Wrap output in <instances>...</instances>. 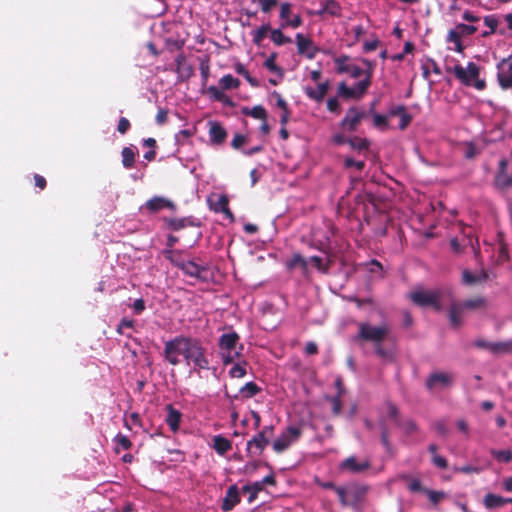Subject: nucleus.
<instances>
[{"mask_svg": "<svg viewBox=\"0 0 512 512\" xmlns=\"http://www.w3.org/2000/svg\"><path fill=\"white\" fill-rule=\"evenodd\" d=\"M219 356L224 365H229L240 359L243 344L240 343L239 335L233 331L223 333L218 339Z\"/></svg>", "mask_w": 512, "mask_h": 512, "instance_id": "1", "label": "nucleus"}, {"mask_svg": "<svg viewBox=\"0 0 512 512\" xmlns=\"http://www.w3.org/2000/svg\"><path fill=\"white\" fill-rule=\"evenodd\" d=\"M448 71L453 72L465 86H473L477 90H483L486 86L485 80L479 79V66L474 62H469L466 67L457 64Z\"/></svg>", "mask_w": 512, "mask_h": 512, "instance_id": "2", "label": "nucleus"}, {"mask_svg": "<svg viewBox=\"0 0 512 512\" xmlns=\"http://www.w3.org/2000/svg\"><path fill=\"white\" fill-rule=\"evenodd\" d=\"M183 357L188 365L193 364L195 370H208L210 368L206 350L196 338H190Z\"/></svg>", "mask_w": 512, "mask_h": 512, "instance_id": "3", "label": "nucleus"}, {"mask_svg": "<svg viewBox=\"0 0 512 512\" xmlns=\"http://www.w3.org/2000/svg\"><path fill=\"white\" fill-rule=\"evenodd\" d=\"M389 333L390 326L387 323L374 326L368 322H360L358 324V334L355 338L357 340L379 344L388 336Z\"/></svg>", "mask_w": 512, "mask_h": 512, "instance_id": "4", "label": "nucleus"}, {"mask_svg": "<svg viewBox=\"0 0 512 512\" xmlns=\"http://www.w3.org/2000/svg\"><path fill=\"white\" fill-rule=\"evenodd\" d=\"M487 307V300L484 297L467 299L458 304H453L449 309V319L453 326L457 327L462 323L461 315L465 310H484Z\"/></svg>", "mask_w": 512, "mask_h": 512, "instance_id": "5", "label": "nucleus"}, {"mask_svg": "<svg viewBox=\"0 0 512 512\" xmlns=\"http://www.w3.org/2000/svg\"><path fill=\"white\" fill-rule=\"evenodd\" d=\"M191 337L177 336L168 340L164 345V358L171 365L176 366L180 363V355L184 356L187 345Z\"/></svg>", "mask_w": 512, "mask_h": 512, "instance_id": "6", "label": "nucleus"}, {"mask_svg": "<svg viewBox=\"0 0 512 512\" xmlns=\"http://www.w3.org/2000/svg\"><path fill=\"white\" fill-rule=\"evenodd\" d=\"M409 298L411 301L419 306H433L436 310L441 309V305L439 302L440 293L437 290H423L418 289L409 294Z\"/></svg>", "mask_w": 512, "mask_h": 512, "instance_id": "7", "label": "nucleus"}, {"mask_svg": "<svg viewBox=\"0 0 512 512\" xmlns=\"http://www.w3.org/2000/svg\"><path fill=\"white\" fill-rule=\"evenodd\" d=\"M301 434L302 431L300 428L294 426L288 427L273 442V450L276 453L285 451L300 438Z\"/></svg>", "mask_w": 512, "mask_h": 512, "instance_id": "8", "label": "nucleus"}, {"mask_svg": "<svg viewBox=\"0 0 512 512\" xmlns=\"http://www.w3.org/2000/svg\"><path fill=\"white\" fill-rule=\"evenodd\" d=\"M497 80L502 89L512 88V55L503 58L497 64Z\"/></svg>", "mask_w": 512, "mask_h": 512, "instance_id": "9", "label": "nucleus"}, {"mask_svg": "<svg viewBox=\"0 0 512 512\" xmlns=\"http://www.w3.org/2000/svg\"><path fill=\"white\" fill-rule=\"evenodd\" d=\"M295 42L298 54L306 57L309 60L314 59L317 53L320 51L319 47L315 45L308 36H305L302 33H297L295 35Z\"/></svg>", "mask_w": 512, "mask_h": 512, "instance_id": "10", "label": "nucleus"}, {"mask_svg": "<svg viewBox=\"0 0 512 512\" xmlns=\"http://www.w3.org/2000/svg\"><path fill=\"white\" fill-rule=\"evenodd\" d=\"M292 5L284 2L280 5L279 18L281 20V28H298L302 25V18L299 14H292Z\"/></svg>", "mask_w": 512, "mask_h": 512, "instance_id": "11", "label": "nucleus"}, {"mask_svg": "<svg viewBox=\"0 0 512 512\" xmlns=\"http://www.w3.org/2000/svg\"><path fill=\"white\" fill-rule=\"evenodd\" d=\"M337 72L340 74H349L352 78H359L364 70L351 62L350 57L343 55L334 59Z\"/></svg>", "mask_w": 512, "mask_h": 512, "instance_id": "12", "label": "nucleus"}, {"mask_svg": "<svg viewBox=\"0 0 512 512\" xmlns=\"http://www.w3.org/2000/svg\"><path fill=\"white\" fill-rule=\"evenodd\" d=\"M453 383V375L447 372H434L426 380V387L429 390L445 388Z\"/></svg>", "mask_w": 512, "mask_h": 512, "instance_id": "13", "label": "nucleus"}, {"mask_svg": "<svg viewBox=\"0 0 512 512\" xmlns=\"http://www.w3.org/2000/svg\"><path fill=\"white\" fill-rule=\"evenodd\" d=\"M364 116V112L358 110L357 108H350L346 112L345 117L342 119L340 125L342 128L352 132L355 131L361 119Z\"/></svg>", "mask_w": 512, "mask_h": 512, "instance_id": "14", "label": "nucleus"}, {"mask_svg": "<svg viewBox=\"0 0 512 512\" xmlns=\"http://www.w3.org/2000/svg\"><path fill=\"white\" fill-rule=\"evenodd\" d=\"M208 127L209 141L211 144L220 145L226 140L227 132L218 121H208Z\"/></svg>", "mask_w": 512, "mask_h": 512, "instance_id": "15", "label": "nucleus"}, {"mask_svg": "<svg viewBox=\"0 0 512 512\" xmlns=\"http://www.w3.org/2000/svg\"><path fill=\"white\" fill-rule=\"evenodd\" d=\"M269 442L270 439L268 436H264L258 432L247 442V451L252 455H260Z\"/></svg>", "mask_w": 512, "mask_h": 512, "instance_id": "16", "label": "nucleus"}, {"mask_svg": "<svg viewBox=\"0 0 512 512\" xmlns=\"http://www.w3.org/2000/svg\"><path fill=\"white\" fill-rule=\"evenodd\" d=\"M240 502L239 490L236 485H232L226 491L222 501L221 508L224 512L231 511Z\"/></svg>", "mask_w": 512, "mask_h": 512, "instance_id": "17", "label": "nucleus"}, {"mask_svg": "<svg viewBox=\"0 0 512 512\" xmlns=\"http://www.w3.org/2000/svg\"><path fill=\"white\" fill-rule=\"evenodd\" d=\"M186 275L201 278L206 268L196 264L194 261H182L175 263Z\"/></svg>", "mask_w": 512, "mask_h": 512, "instance_id": "18", "label": "nucleus"}, {"mask_svg": "<svg viewBox=\"0 0 512 512\" xmlns=\"http://www.w3.org/2000/svg\"><path fill=\"white\" fill-rule=\"evenodd\" d=\"M145 208L147 210H149L150 212L152 213H155V212H158L164 208H169V209H175V205L169 201L168 199H165L163 197H158V196H155L151 199H149L146 203H145Z\"/></svg>", "mask_w": 512, "mask_h": 512, "instance_id": "19", "label": "nucleus"}, {"mask_svg": "<svg viewBox=\"0 0 512 512\" xmlns=\"http://www.w3.org/2000/svg\"><path fill=\"white\" fill-rule=\"evenodd\" d=\"M507 161L502 159L499 162V172L496 176L495 183L497 187L506 189L512 185V177L507 174Z\"/></svg>", "mask_w": 512, "mask_h": 512, "instance_id": "20", "label": "nucleus"}, {"mask_svg": "<svg viewBox=\"0 0 512 512\" xmlns=\"http://www.w3.org/2000/svg\"><path fill=\"white\" fill-rule=\"evenodd\" d=\"M166 410H167L166 423L172 432H177L179 429L182 414L180 411L175 409L172 405H167Z\"/></svg>", "mask_w": 512, "mask_h": 512, "instance_id": "21", "label": "nucleus"}, {"mask_svg": "<svg viewBox=\"0 0 512 512\" xmlns=\"http://www.w3.org/2000/svg\"><path fill=\"white\" fill-rule=\"evenodd\" d=\"M341 469L349 470L351 472H361L369 467V462L364 461L359 463L356 457L351 456L346 458L340 465Z\"/></svg>", "mask_w": 512, "mask_h": 512, "instance_id": "22", "label": "nucleus"}, {"mask_svg": "<svg viewBox=\"0 0 512 512\" xmlns=\"http://www.w3.org/2000/svg\"><path fill=\"white\" fill-rule=\"evenodd\" d=\"M389 113L392 116H399V118H400L399 128L401 130H404L410 124V122L412 120L411 115L407 113L404 105H398V106L391 108Z\"/></svg>", "mask_w": 512, "mask_h": 512, "instance_id": "23", "label": "nucleus"}, {"mask_svg": "<svg viewBox=\"0 0 512 512\" xmlns=\"http://www.w3.org/2000/svg\"><path fill=\"white\" fill-rule=\"evenodd\" d=\"M328 89H329V83L324 82V83L318 84L317 88H306L305 93L310 99L320 102L323 100Z\"/></svg>", "mask_w": 512, "mask_h": 512, "instance_id": "24", "label": "nucleus"}, {"mask_svg": "<svg viewBox=\"0 0 512 512\" xmlns=\"http://www.w3.org/2000/svg\"><path fill=\"white\" fill-rule=\"evenodd\" d=\"M462 279L465 284L472 285L486 281L488 279V274L483 269L475 274H472L468 270H464L462 273Z\"/></svg>", "mask_w": 512, "mask_h": 512, "instance_id": "25", "label": "nucleus"}, {"mask_svg": "<svg viewBox=\"0 0 512 512\" xmlns=\"http://www.w3.org/2000/svg\"><path fill=\"white\" fill-rule=\"evenodd\" d=\"M506 503H508V500L502 496L488 493L483 498V505L487 509H494L504 506Z\"/></svg>", "mask_w": 512, "mask_h": 512, "instance_id": "26", "label": "nucleus"}, {"mask_svg": "<svg viewBox=\"0 0 512 512\" xmlns=\"http://www.w3.org/2000/svg\"><path fill=\"white\" fill-rule=\"evenodd\" d=\"M228 198L226 195H220L218 200L214 203V210L216 212H222L230 220H234L233 213L228 208Z\"/></svg>", "mask_w": 512, "mask_h": 512, "instance_id": "27", "label": "nucleus"}, {"mask_svg": "<svg viewBox=\"0 0 512 512\" xmlns=\"http://www.w3.org/2000/svg\"><path fill=\"white\" fill-rule=\"evenodd\" d=\"M213 448L218 454L224 455L231 449V442L220 435L215 436L213 439Z\"/></svg>", "mask_w": 512, "mask_h": 512, "instance_id": "28", "label": "nucleus"}, {"mask_svg": "<svg viewBox=\"0 0 512 512\" xmlns=\"http://www.w3.org/2000/svg\"><path fill=\"white\" fill-rule=\"evenodd\" d=\"M271 27L269 23L261 25L259 28L253 30L251 32L252 35V41L256 45H261L263 40L265 39L268 32H270Z\"/></svg>", "mask_w": 512, "mask_h": 512, "instance_id": "29", "label": "nucleus"}, {"mask_svg": "<svg viewBox=\"0 0 512 512\" xmlns=\"http://www.w3.org/2000/svg\"><path fill=\"white\" fill-rule=\"evenodd\" d=\"M370 85H371V78H370V73H369L368 75L365 76V78L363 80L357 82L352 87L354 97H356V98L361 97L367 91V89L370 87Z\"/></svg>", "mask_w": 512, "mask_h": 512, "instance_id": "30", "label": "nucleus"}, {"mask_svg": "<svg viewBox=\"0 0 512 512\" xmlns=\"http://www.w3.org/2000/svg\"><path fill=\"white\" fill-rule=\"evenodd\" d=\"M242 113L244 115L251 116L255 119H260V120L267 119V112H266L265 108L261 105L254 106L252 108L245 107L242 109Z\"/></svg>", "mask_w": 512, "mask_h": 512, "instance_id": "31", "label": "nucleus"}, {"mask_svg": "<svg viewBox=\"0 0 512 512\" xmlns=\"http://www.w3.org/2000/svg\"><path fill=\"white\" fill-rule=\"evenodd\" d=\"M219 85L224 90L236 89L240 86V80L231 74H226L220 78Z\"/></svg>", "mask_w": 512, "mask_h": 512, "instance_id": "32", "label": "nucleus"}, {"mask_svg": "<svg viewBox=\"0 0 512 512\" xmlns=\"http://www.w3.org/2000/svg\"><path fill=\"white\" fill-rule=\"evenodd\" d=\"M270 38H271V41L276 46H281L283 44L292 42L290 37H287L283 34L281 28L270 30Z\"/></svg>", "mask_w": 512, "mask_h": 512, "instance_id": "33", "label": "nucleus"}, {"mask_svg": "<svg viewBox=\"0 0 512 512\" xmlns=\"http://www.w3.org/2000/svg\"><path fill=\"white\" fill-rule=\"evenodd\" d=\"M246 365L247 362L245 360H237V362L229 370L230 377L243 378L246 375Z\"/></svg>", "mask_w": 512, "mask_h": 512, "instance_id": "34", "label": "nucleus"}, {"mask_svg": "<svg viewBox=\"0 0 512 512\" xmlns=\"http://www.w3.org/2000/svg\"><path fill=\"white\" fill-rule=\"evenodd\" d=\"M308 266V261L302 257L299 253H296L292 256L291 259L287 261L288 269H294L296 267H301L303 271H306Z\"/></svg>", "mask_w": 512, "mask_h": 512, "instance_id": "35", "label": "nucleus"}, {"mask_svg": "<svg viewBox=\"0 0 512 512\" xmlns=\"http://www.w3.org/2000/svg\"><path fill=\"white\" fill-rule=\"evenodd\" d=\"M341 12L340 5L335 0H326L323 9L318 14L328 13L332 16H339Z\"/></svg>", "mask_w": 512, "mask_h": 512, "instance_id": "36", "label": "nucleus"}, {"mask_svg": "<svg viewBox=\"0 0 512 512\" xmlns=\"http://www.w3.org/2000/svg\"><path fill=\"white\" fill-rule=\"evenodd\" d=\"M262 490H263V487L257 481H255L251 485H245L242 488V491L244 493H249V497H248L249 503L254 502L258 496V493L261 492Z\"/></svg>", "mask_w": 512, "mask_h": 512, "instance_id": "37", "label": "nucleus"}, {"mask_svg": "<svg viewBox=\"0 0 512 512\" xmlns=\"http://www.w3.org/2000/svg\"><path fill=\"white\" fill-rule=\"evenodd\" d=\"M491 455L500 463H509L512 461V451L509 449L505 450H490Z\"/></svg>", "mask_w": 512, "mask_h": 512, "instance_id": "38", "label": "nucleus"}, {"mask_svg": "<svg viewBox=\"0 0 512 512\" xmlns=\"http://www.w3.org/2000/svg\"><path fill=\"white\" fill-rule=\"evenodd\" d=\"M122 164L125 168H131L135 161V151L131 147H124L122 150Z\"/></svg>", "mask_w": 512, "mask_h": 512, "instance_id": "39", "label": "nucleus"}, {"mask_svg": "<svg viewBox=\"0 0 512 512\" xmlns=\"http://www.w3.org/2000/svg\"><path fill=\"white\" fill-rule=\"evenodd\" d=\"M494 354H510L512 353V339L503 342H494L493 344Z\"/></svg>", "mask_w": 512, "mask_h": 512, "instance_id": "40", "label": "nucleus"}, {"mask_svg": "<svg viewBox=\"0 0 512 512\" xmlns=\"http://www.w3.org/2000/svg\"><path fill=\"white\" fill-rule=\"evenodd\" d=\"M260 392V388L254 382H247L241 389L240 393L245 398H251Z\"/></svg>", "mask_w": 512, "mask_h": 512, "instance_id": "41", "label": "nucleus"}, {"mask_svg": "<svg viewBox=\"0 0 512 512\" xmlns=\"http://www.w3.org/2000/svg\"><path fill=\"white\" fill-rule=\"evenodd\" d=\"M334 491L338 495L339 500L342 505L347 506V505H351L353 503L352 500L350 499V495L352 494V491H347L343 487H335ZM353 495L355 497L356 493L353 492Z\"/></svg>", "mask_w": 512, "mask_h": 512, "instance_id": "42", "label": "nucleus"}, {"mask_svg": "<svg viewBox=\"0 0 512 512\" xmlns=\"http://www.w3.org/2000/svg\"><path fill=\"white\" fill-rule=\"evenodd\" d=\"M447 41L450 43H453L455 45V51L462 52L463 51V45L461 42V36L459 33H457L456 28L451 29L447 36Z\"/></svg>", "mask_w": 512, "mask_h": 512, "instance_id": "43", "label": "nucleus"}, {"mask_svg": "<svg viewBox=\"0 0 512 512\" xmlns=\"http://www.w3.org/2000/svg\"><path fill=\"white\" fill-rule=\"evenodd\" d=\"M457 33L462 37L473 35L478 28L472 24L460 23L455 26Z\"/></svg>", "mask_w": 512, "mask_h": 512, "instance_id": "44", "label": "nucleus"}, {"mask_svg": "<svg viewBox=\"0 0 512 512\" xmlns=\"http://www.w3.org/2000/svg\"><path fill=\"white\" fill-rule=\"evenodd\" d=\"M124 426L129 430H132L134 427H141L139 414L136 412L131 413L128 418L124 419Z\"/></svg>", "mask_w": 512, "mask_h": 512, "instance_id": "45", "label": "nucleus"}, {"mask_svg": "<svg viewBox=\"0 0 512 512\" xmlns=\"http://www.w3.org/2000/svg\"><path fill=\"white\" fill-rule=\"evenodd\" d=\"M114 443L116 444V446H120L124 450L130 449V447L132 446V443L129 440V438L121 433L115 436Z\"/></svg>", "mask_w": 512, "mask_h": 512, "instance_id": "46", "label": "nucleus"}, {"mask_svg": "<svg viewBox=\"0 0 512 512\" xmlns=\"http://www.w3.org/2000/svg\"><path fill=\"white\" fill-rule=\"evenodd\" d=\"M349 145L357 150L368 149L369 142L366 139L354 138L348 140Z\"/></svg>", "mask_w": 512, "mask_h": 512, "instance_id": "47", "label": "nucleus"}, {"mask_svg": "<svg viewBox=\"0 0 512 512\" xmlns=\"http://www.w3.org/2000/svg\"><path fill=\"white\" fill-rule=\"evenodd\" d=\"M454 470L458 473H463V474H471V473L478 474L483 470V468L480 466L465 465V466H461V467H456V468H454Z\"/></svg>", "mask_w": 512, "mask_h": 512, "instance_id": "48", "label": "nucleus"}, {"mask_svg": "<svg viewBox=\"0 0 512 512\" xmlns=\"http://www.w3.org/2000/svg\"><path fill=\"white\" fill-rule=\"evenodd\" d=\"M276 53H272L264 62V67L271 72H279L280 68L276 65Z\"/></svg>", "mask_w": 512, "mask_h": 512, "instance_id": "49", "label": "nucleus"}, {"mask_svg": "<svg viewBox=\"0 0 512 512\" xmlns=\"http://www.w3.org/2000/svg\"><path fill=\"white\" fill-rule=\"evenodd\" d=\"M484 24L489 28V33H495L498 20L494 15H487L484 17Z\"/></svg>", "mask_w": 512, "mask_h": 512, "instance_id": "50", "label": "nucleus"}, {"mask_svg": "<svg viewBox=\"0 0 512 512\" xmlns=\"http://www.w3.org/2000/svg\"><path fill=\"white\" fill-rule=\"evenodd\" d=\"M338 94L347 98H353V89L348 87L345 83H340L338 86Z\"/></svg>", "mask_w": 512, "mask_h": 512, "instance_id": "51", "label": "nucleus"}, {"mask_svg": "<svg viewBox=\"0 0 512 512\" xmlns=\"http://www.w3.org/2000/svg\"><path fill=\"white\" fill-rule=\"evenodd\" d=\"M262 12L268 13L277 4V0H257Z\"/></svg>", "mask_w": 512, "mask_h": 512, "instance_id": "52", "label": "nucleus"}, {"mask_svg": "<svg viewBox=\"0 0 512 512\" xmlns=\"http://www.w3.org/2000/svg\"><path fill=\"white\" fill-rule=\"evenodd\" d=\"M327 109L333 113H339L340 103L337 97H331L327 100Z\"/></svg>", "mask_w": 512, "mask_h": 512, "instance_id": "53", "label": "nucleus"}, {"mask_svg": "<svg viewBox=\"0 0 512 512\" xmlns=\"http://www.w3.org/2000/svg\"><path fill=\"white\" fill-rule=\"evenodd\" d=\"M424 492L427 494L429 500L435 504L444 497V493L440 491L424 490Z\"/></svg>", "mask_w": 512, "mask_h": 512, "instance_id": "54", "label": "nucleus"}, {"mask_svg": "<svg viewBox=\"0 0 512 512\" xmlns=\"http://www.w3.org/2000/svg\"><path fill=\"white\" fill-rule=\"evenodd\" d=\"M344 166L346 168L355 167L357 170H362L363 167H364V162L363 161H356L353 158L347 157L344 160Z\"/></svg>", "mask_w": 512, "mask_h": 512, "instance_id": "55", "label": "nucleus"}, {"mask_svg": "<svg viewBox=\"0 0 512 512\" xmlns=\"http://www.w3.org/2000/svg\"><path fill=\"white\" fill-rule=\"evenodd\" d=\"M341 395L330 397L329 400L332 404V411L335 415H338L341 411Z\"/></svg>", "mask_w": 512, "mask_h": 512, "instance_id": "56", "label": "nucleus"}, {"mask_svg": "<svg viewBox=\"0 0 512 512\" xmlns=\"http://www.w3.org/2000/svg\"><path fill=\"white\" fill-rule=\"evenodd\" d=\"M133 326H134V320L128 319V318H123L117 327V332L120 334H124V329L132 328Z\"/></svg>", "mask_w": 512, "mask_h": 512, "instance_id": "57", "label": "nucleus"}, {"mask_svg": "<svg viewBox=\"0 0 512 512\" xmlns=\"http://www.w3.org/2000/svg\"><path fill=\"white\" fill-rule=\"evenodd\" d=\"M379 44H380V41L377 38H374L371 41H365L363 43V50L366 53L374 51L378 48Z\"/></svg>", "mask_w": 512, "mask_h": 512, "instance_id": "58", "label": "nucleus"}, {"mask_svg": "<svg viewBox=\"0 0 512 512\" xmlns=\"http://www.w3.org/2000/svg\"><path fill=\"white\" fill-rule=\"evenodd\" d=\"M130 128V122L128 119L121 117L118 122L117 130L121 134H125Z\"/></svg>", "mask_w": 512, "mask_h": 512, "instance_id": "59", "label": "nucleus"}, {"mask_svg": "<svg viewBox=\"0 0 512 512\" xmlns=\"http://www.w3.org/2000/svg\"><path fill=\"white\" fill-rule=\"evenodd\" d=\"M432 462L438 468L445 469L447 467V460L440 455H434Z\"/></svg>", "mask_w": 512, "mask_h": 512, "instance_id": "60", "label": "nucleus"}, {"mask_svg": "<svg viewBox=\"0 0 512 512\" xmlns=\"http://www.w3.org/2000/svg\"><path fill=\"white\" fill-rule=\"evenodd\" d=\"M493 344L494 342H488L486 340H476L474 345L478 348L486 349L493 353Z\"/></svg>", "mask_w": 512, "mask_h": 512, "instance_id": "61", "label": "nucleus"}, {"mask_svg": "<svg viewBox=\"0 0 512 512\" xmlns=\"http://www.w3.org/2000/svg\"><path fill=\"white\" fill-rule=\"evenodd\" d=\"M373 123L376 127H385L387 125V119L381 114H374Z\"/></svg>", "mask_w": 512, "mask_h": 512, "instance_id": "62", "label": "nucleus"}, {"mask_svg": "<svg viewBox=\"0 0 512 512\" xmlns=\"http://www.w3.org/2000/svg\"><path fill=\"white\" fill-rule=\"evenodd\" d=\"M246 142V138L243 135L237 134L234 136L231 145L235 149H239Z\"/></svg>", "mask_w": 512, "mask_h": 512, "instance_id": "63", "label": "nucleus"}, {"mask_svg": "<svg viewBox=\"0 0 512 512\" xmlns=\"http://www.w3.org/2000/svg\"><path fill=\"white\" fill-rule=\"evenodd\" d=\"M462 17H463V20L470 22V23L478 22L480 20V18L477 15H475L472 11H469V10H466L463 13Z\"/></svg>", "mask_w": 512, "mask_h": 512, "instance_id": "64", "label": "nucleus"}]
</instances>
